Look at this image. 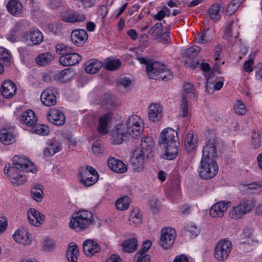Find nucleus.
<instances>
[{
  "label": "nucleus",
  "instance_id": "f257e3e1",
  "mask_svg": "<svg viewBox=\"0 0 262 262\" xmlns=\"http://www.w3.org/2000/svg\"><path fill=\"white\" fill-rule=\"evenodd\" d=\"M216 144L215 139H209L203 147V156L199 171L200 177L203 179H211L217 173L219 167L216 162Z\"/></svg>",
  "mask_w": 262,
  "mask_h": 262
},
{
  "label": "nucleus",
  "instance_id": "f03ea898",
  "mask_svg": "<svg viewBox=\"0 0 262 262\" xmlns=\"http://www.w3.org/2000/svg\"><path fill=\"white\" fill-rule=\"evenodd\" d=\"M159 143L165 149L167 160L175 159L178 154L179 142L177 132L171 128L164 129L160 135Z\"/></svg>",
  "mask_w": 262,
  "mask_h": 262
},
{
  "label": "nucleus",
  "instance_id": "7ed1b4c3",
  "mask_svg": "<svg viewBox=\"0 0 262 262\" xmlns=\"http://www.w3.org/2000/svg\"><path fill=\"white\" fill-rule=\"evenodd\" d=\"M137 59L141 64L146 66V72L148 77L153 79L167 81L173 77L172 73L169 70L165 71V67L159 62L145 57H137Z\"/></svg>",
  "mask_w": 262,
  "mask_h": 262
},
{
  "label": "nucleus",
  "instance_id": "20e7f679",
  "mask_svg": "<svg viewBox=\"0 0 262 262\" xmlns=\"http://www.w3.org/2000/svg\"><path fill=\"white\" fill-rule=\"evenodd\" d=\"M93 215L88 210H80L74 213L69 223V226L76 231L83 230L93 222Z\"/></svg>",
  "mask_w": 262,
  "mask_h": 262
},
{
  "label": "nucleus",
  "instance_id": "39448f33",
  "mask_svg": "<svg viewBox=\"0 0 262 262\" xmlns=\"http://www.w3.org/2000/svg\"><path fill=\"white\" fill-rule=\"evenodd\" d=\"M126 131L130 136L136 139L140 137L143 131V121L138 115L130 116L126 122Z\"/></svg>",
  "mask_w": 262,
  "mask_h": 262
},
{
  "label": "nucleus",
  "instance_id": "423d86ee",
  "mask_svg": "<svg viewBox=\"0 0 262 262\" xmlns=\"http://www.w3.org/2000/svg\"><path fill=\"white\" fill-rule=\"evenodd\" d=\"M79 173L80 183L86 187L94 185L99 179L97 171L91 166L81 167Z\"/></svg>",
  "mask_w": 262,
  "mask_h": 262
},
{
  "label": "nucleus",
  "instance_id": "0eeeda50",
  "mask_svg": "<svg viewBox=\"0 0 262 262\" xmlns=\"http://www.w3.org/2000/svg\"><path fill=\"white\" fill-rule=\"evenodd\" d=\"M254 207V204L251 201H242L233 207L229 213V216L232 219L238 220L244 215L250 212Z\"/></svg>",
  "mask_w": 262,
  "mask_h": 262
},
{
  "label": "nucleus",
  "instance_id": "6e6552de",
  "mask_svg": "<svg viewBox=\"0 0 262 262\" xmlns=\"http://www.w3.org/2000/svg\"><path fill=\"white\" fill-rule=\"evenodd\" d=\"M174 229L165 227L161 230L160 239V245L163 249L166 250L170 248L173 244L176 237Z\"/></svg>",
  "mask_w": 262,
  "mask_h": 262
},
{
  "label": "nucleus",
  "instance_id": "1a4fd4ad",
  "mask_svg": "<svg viewBox=\"0 0 262 262\" xmlns=\"http://www.w3.org/2000/svg\"><path fill=\"white\" fill-rule=\"evenodd\" d=\"M232 248L231 242L222 239L217 244L214 251V256L216 259L223 261L227 258Z\"/></svg>",
  "mask_w": 262,
  "mask_h": 262
},
{
  "label": "nucleus",
  "instance_id": "9d476101",
  "mask_svg": "<svg viewBox=\"0 0 262 262\" xmlns=\"http://www.w3.org/2000/svg\"><path fill=\"white\" fill-rule=\"evenodd\" d=\"M13 165L17 167L19 171L35 173L37 171L34 164L24 156H15L13 158Z\"/></svg>",
  "mask_w": 262,
  "mask_h": 262
},
{
  "label": "nucleus",
  "instance_id": "9b49d317",
  "mask_svg": "<svg viewBox=\"0 0 262 262\" xmlns=\"http://www.w3.org/2000/svg\"><path fill=\"white\" fill-rule=\"evenodd\" d=\"M56 94H58L56 88L52 86L47 88L40 95L41 103L47 106L54 105L57 102Z\"/></svg>",
  "mask_w": 262,
  "mask_h": 262
},
{
  "label": "nucleus",
  "instance_id": "f8f14e48",
  "mask_svg": "<svg viewBox=\"0 0 262 262\" xmlns=\"http://www.w3.org/2000/svg\"><path fill=\"white\" fill-rule=\"evenodd\" d=\"M146 153L140 149H136L130 159V164L135 171H141L144 169V157Z\"/></svg>",
  "mask_w": 262,
  "mask_h": 262
},
{
  "label": "nucleus",
  "instance_id": "ddd939ff",
  "mask_svg": "<svg viewBox=\"0 0 262 262\" xmlns=\"http://www.w3.org/2000/svg\"><path fill=\"white\" fill-rule=\"evenodd\" d=\"M122 124H118L116 126L115 129L111 133L113 143L114 144H120L124 141L127 140L129 135L123 128Z\"/></svg>",
  "mask_w": 262,
  "mask_h": 262
},
{
  "label": "nucleus",
  "instance_id": "4468645a",
  "mask_svg": "<svg viewBox=\"0 0 262 262\" xmlns=\"http://www.w3.org/2000/svg\"><path fill=\"white\" fill-rule=\"evenodd\" d=\"M81 60L79 54L73 51L61 56L59 58V62L64 66H72L78 63Z\"/></svg>",
  "mask_w": 262,
  "mask_h": 262
},
{
  "label": "nucleus",
  "instance_id": "2eb2a0df",
  "mask_svg": "<svg viewBox=\"0 0 262 262\" xmlns=\"http://www.w3.org/2000/svg\"><path fill=\"white\" fill-rule=\"evenodd\" d=\"M71 39L72 42L78 47L83 46L88 39V33L83 29H78L72 32Z\"/></svg>",
  "mask_w": 262,
  "mask_h": 262
},
{
  "label": "nucleus",
  "instance_id": "dca6fc26",
  "mask_svg": "<svg viewBox=\"0 0 262 262\" xmlns=\"http://www.w3.org/2000/svg\"><path fill=\"white\" fill-rule=\"evenodd\" d=\"M27 215L30 223L36 227L40 225L45 219V215L34 208L29 209Z\"/></svg>",
  "mask_w": 262,
  "mask_h": 262
},
{
  "label": "nucleus",
  "instance_id": "f3484780",
  "mask_svg": "<svg viewBox=\"0 0 262 262\" xmlns=\"http://www.w3.org/2000/svg\"><path fill=\"white\" fill-rule=\"evenodd\" d=\"M47 116L49 121L55 125L61 126L65 122L64 115L58 110H51L48 112Z\"/></svg>",
  "mask_w": 262,
  "mask_h": 262
},
{
  "label": "nucleus",
  "instance_id": "a211bd4d",
  "mask_svg": "<svg viewBox=\"0 0 262 262\" xmlns=\"http://www.w3.org/2000/svg\"><path fill=\"white\" fill-rule=\"evenodd\" d=\"M98 243L92 239H87L83 243V251L88 256H91L100 251Z\"/></svg>",
  "mask_w": 262,
  "mask_h": 262
},
{
  "label": "nucleus",
  "instance_id": "6ab92c4d",
  "mask_svg": "<svg viewBox=\"0 0 262 262\" xmlns=\"http://www.w3.org/2000/svg\"><path fill=\"white\" fill-rule=\"evenodd\" d=\"M16 92V86L11 80L4 81L1 85V93L5 98L12 97Z\"/></svg>",
  "mask_w": 262,
  "mask_h": 262
},
{
  "label": "nucleus",
  "instance_id": "aec40b11",
  "mask_svg": "<svg viewBox=\"0 0 262 262\" xmlns=\"http://www.w3.org/2000/svg\"><path fill=\"white\" fill-rule=\"evenodd\" d=\"M107 165L112 170L117 173H124L127 169V166L122 161L113 157L108 159Z\"/></svg>",
  "mask_w": 262,
  "mask_h": 262
},
{
  "label": "nucleus",
  "instance_id": "412c9836",
  "mask_svg": "<svg viewBox=\"0 0 262 262\" xmlns=\"http://www.w3.org/2000/svg\"><path fill=\"white\" fill-rule=\"evenodd\" d=\"M230 204V202L225 203L224 202H220L215 204L210 210V215L214 217L223 216L224 212L227 210Z\"/></svg>",
  "mask_w": 262,
  "mask_h": 262
},
{
  "label": "nucleus",
  "instance_id": "4be33fe9",
  "mask_svg": "<svg viewBox=\"0 0 262 262\" xmlns=\"http://www.w3.org/2000/svg\"><path fill=\"white\" fill-rule=\"evenodd\" d=\"M37 117L35 113L31 110H28L24 112L20 116L19 121L28 126H32L36 123Z\"/></svg>",
  "mask_w": 262,
  "mask_h": 262
},
{
  "label": "nucleus",
  "instance_id": "5701e85b",
  "mask_svg": "<svg viewBox=\"0 0 262 262\" xmlns=\"http://www.w3.org/2000/svg\"><path fill=\"white\" fill-rule=\"evenodd\" d=\"M7 9L11 14L18 16L23 13V6L18 1L11 0L7 5Z\"/></svg>",
  "mask_w": 262,
  "mask_h": 262
},
{
  "label": "nucleus",
  "instance_id": "b1692460",
  "mask_svg": "<svg viewBox=\"0 0 262 262\" xmlns=\"http://www.w3.org/2000/svg\"><path fill=\"white\" fill-rule=\"evenodd\" d=\"M161 106L157 103L150 105L149 106L148 117L154 122L159 121L162 117Z\"/></svg>",
  "mask_w": 262,
  "mask_h": 262
},
{
  "label": "nucleus",
  "instance_id": "393cba45",
  "mask_svg": "<svg viewBox=\"0 0 262 262\" xmlns=\"http://www.w3.org/2000/svg\"><path fill=\"white\" fill-rule=\"evenodd\" d=\"M103 67V63L97 59H91L85 63V71L90 74H95Z\"/></svg>",
  "mask_w": 262,
  "mask_h": 262
},
{
  "label": "nucleus",
  "instance_id": "a878e982",
  "mask_svg": "<svg viewBox=\"0 0 262 262\" xmlns=\"http://www.w3.org/2000/svg\"><path fill=\"white\" fill-rule=\"evenodd\" d=\"M129 222L130 225L137 227L142 223V214L138 208L133 209L129 214Z\"/></svg>",
  "mask_w": 262,
  "mask_h": 262
},
{
  "label": "nucleus",
  "instance_id": "bb28decb",
  "mask_svg": "<svg viewBox=\"0 0 262 262\" xmlns=\"http://www.w3.org/2000/svg\"><path fill=\"white\" fill-rule=\"evenodd\" d=\"M141 148L140 149L145 152L146 156L148 157V154L152 152V148L154 147L155 143L151 137H145L142 139L141 143Z\"/></svg>",
  "mask_w": 262,
  "mask_h": 262
},
{
  "label": "nucleus",
  "instance_id": "cd10ccee",
  "mask_svg": "<svg viewBox=\"0 0 262 262\" xmlns=\"http://www.w3.org/2000/svg\"><path fill=\"white\" fill-rule=\"evenodd\" d=\"M14 239L17 243L23 245L30 244V239L28 232L26 230H17L13 235Z\"/></svg>",
  "mask_w": 262,
  "mask_h": 262
},
{
  "label": "nucleus",
  "instance_id": "c85d7f7f",
  "mask_svg": "<svg viewBox=\"0 0 262 262\" xmlns=\"http://www.w3.org/2000/svg\"><path fill=\"white\" fill-rule=\"evenodd\" d=\"M61 150V145L56 141L51 142L45 149L43 154L45 157L53 156Z\"/></svg>",
  "mask_w": 262,
  "mask_h": 262
},
{
  "label": "nucleus",
  "instance_id": "c756f323",
  "mask_svg": "<svg viewBox=\"0 0 262 262\" xmlns=\"http://www.w3.org/2000/svg\"><path fill=\"white\" fill-rule=\"evenodd\" d=\"M13 170L12 169L11 171H10V175L7 176L10 180L11 183L14 186H19L24 184L26 180L25 176L20 173L19 171L13 174L12 172Z\"/></svg>",
  "mask_w": 262,
  "mask_h": 262
},
{
  "label": "nucleus",
  "instance_id": "7c9ffc66",
  "mask_svg": "<svg viewBox=\"0 0 262 262\" xmlns=\"http://www.w3.org/2000/svg\"><path fill=\"white\" fill-rule=\"evenodd\" d=\"M78 256L77 246L76 244H70L67 252V257L69 262H77Z\"/></svg>",
  "mask_w": 262,
  "mask_h": 262
},
{
  "label": "nucleus",
  "instance_id": "2f4dec72",
  "mask_svg": "<svg viewBox=\"0 0 262 262\" xmlns=\"http://www.w3.org/2000/svg\"><path fill=\"white\" fill-rule=\"evenodd\" d=\"M123 251L131 253L135 251L137 247V239L135 238H130L124 241L122 244Z\"/></svg>",
  "mask_w": 262,
  "mask_h": 262
},
{
  "label": "nucleus",
  "instance_id": "473e14b6",
  "mask_svg": "<svg viewBox=\"0 0 262 262\" xmlns=\"http://www.w3.org/2000/svg\"><path fill=\"white\" fill-rule=\"evenodd\" d=\"M185 148L187 152H191L194 149L196 145V141L193 139V135L189 133L185 139Z\"/></svg>",
  "mask_w": 262,
  "mask_h": 262
},
{
  "label": "nucleus",
  "instance_id": "72a5a7b5",
  "mask_svg": "<svg viewBox=\"0 0 262 262\" xmlns=\"http://www.w3.org/2000/svg\"><path fill=\"white\" fill-rule=\"evenodd\" d=\"M220 9L221 6L219 4L216 3L211 6L208 9V13L211 20L216 21L220 19Z\"/></svg>",
  "mask_w": 262,
  "mask_h": 262
},
{
  "label": "nucleus",
  "instance_id": "f704fd0d",
  "mask_svg": "<svg viewBox=\"0 0 262 262\" xmlns=\"http://www.w3.org/2000/svg\"><path fill=\"white\" fill-rule=\"evenodd\" d=\"M32 198L36 202H40L42 200V187L39 184H37L32 187L31 191Z\"/></svg>",
  "mask_w": 262,
  "mask_h": 262
},
{
  "label": "nucleus",
  "instance_id": "c9c22d12",
  "mask_svg": "<svg viewBox=\"0 0 262 262\" xmlns=\"http://www.w3.org/2000/svg\"><path fill=\"white\" fill-rule=\"evenodd\" d=\"M15 138L10 132L3 129L0 133V141L5 145H9L14 142Z\"/></svg>",
  "mask_w": 262,
  "mask_h": 262
},
{
  "label": "nucleus",
  "instance_id": "e433bc0d",
  "mask_svg": "<svg viewBox=\"0 0 262 262\" xmlns=\"http://www.w3.org/2000/svg\"><path fill=\"white\" fill-rule=\"evenodd\" d=\"M53 58V56L50 53H44L37 56L36 61L40 66H45L50 62Z\"/></svg>",
  "mask_w": 262,
  "mask_h": 262
},
{
  "label": "nucleus",
  "instance_id": "4c0bfd02",
  "mask_svg": "<svg viewBox=\"0 0 262 262\" xmlns=\"http://www.w3.org/2000/svg\"><path fill=\"white\" fill-rule=\"evenodd\" d=\"M29 38L33 45H38L42 41L43 36L41 32L34 31L30 32Z\"/></svg>",
  "mask_w": 262,
  "mask_h": 262
},
{
  "label": "nucleus",
  "instance_id": "58836bf2",
  "mask_svg": "<svg viewBox=\"0 0 262 262\" xmlns=\"http://www.w3.org/2000/svg\"><path fill=\"white\" fill-rule=\"evenodd\" d=\"M121 62L119 59H107L104 63V67L109 71L118 70L121 66Z\"/></svg>",
  "mask_w": 262,
  "mask_h": 262
},
{
  "label": "nucleus",
  "instance_id": "ea45409f",
  "mask_svg": "<svg viewBox=\"0 0 262 262\" xmlns=\"http://www.w3.org/2000/svg\"><path fill=\"white\" fill-rule=\"evenodd\" d=\"M162 32V24L161 23H158L154 25L149 30V35L154 37V39L159 37Z\"/></svg>",
  "mask_w": 262,
  "mask_h": 262
},
{
  "label": "nucleus",
  "instance_id": "a19ab883",
  "mask_svg": "<svg viewBox=\"0 0 262 262\" xmlns=\"http://www.w3.org/2000/svg\"><path fill=\"white\" fill-rule=\"evenodd\" d=\"M31 132L39 135L45 136L49 133L50 130L48 127L45 125L38 124L31 128Z\"/></svg>",
  "mask_w": 262,
  "mask_h": 262
},
{
  "label": "nucleus",
  "instance_id": "79ce46f5",
  "mask_svg": "<svg viewBox=\"0 0 262 262\" xmlns=\"http://www.w3.org/2000/svg\"><path fill=\"white\" fill-rule=\"evenodd\" d=\"M129 204V199L128 196H124L119 199L116 203V206L118 210H124L128 208Z\"/></svg>",
  "mask_w": 262,
  "mask_h": 262
},
{
  "label": "nucleus",
  "instance_id": "37998d69",
  "mask_svg": "<svg viewBox=\"0 0 262 262\" xmlns=\"http://www.w3.org/2000/svg\"><path fill=\"white\" fill-rule=\"evenodd\" d=\"M55 50L57 54L63 56L68 52L73 51V48L69 47L66 44L61 43H58L56 45Z\"/></svg>",
  "mask_w": 262,
  "mask_h": 262
},
{
  "label": "nucleus",
  "instance_id": "c03bdc74",
  "mask_svg": "<svg viewBox=\"0 0 262 262\" xmlns=\"http://www.w3.org/2000/svg\"><path fill=\"white\" fill-rule=\"evenodd\" d=\"M183 88H184V93L183 94V95L185 96L186 99L187 100V98L188 97H194V89L193 87V85L189 83L186 82L183 85ZM183 97V96H182V98Z\"/></svg>",
  "mask_w": 262,
  "mask_h": 262
},
{
  "label": "nucleus",
  "instance_id": "a18cd8bd",
  "mask_svg": "<svg viewBox=\"0 0 262 262\" xmlns=\"http://www.w3.org/2000/svg\"><path fill=\"white\" fill-rule=\"evenodd\" d=\"M92 149L95 155L99 156L103 154L104 150L103 145L99 141H95L92 146Z\"/></svg>",
  "mask_w": 262,
  "mask_h": 262
},
{
  "label": "nucleus",
  "instance_id": "49530a36",
  "mask_svg": "<svg viewBox=\"0 0 262 262\" xmlns=\"http://www.w3.org/2000/svg\"><path fill=\"white\" fill-rule=\"evenodd\" d=\"M134 262H150V256L142 251H139L135 255Z\"/></svg>",
  "mask_w": 262,
  "mask_h": 262
},
{
  "label": "nucleus",
  "instance_id": "de8ad7c7",
  "mask_svg": "<svg viewBox=\"0 0 262 262\" xmlns=\"http://www.w3.org/2000/svg\"><path fill=\"white\" fill-rule=\"evenodd\" d=\"M71 73L72 72L70 69L63 70L58 73L57 79L61 82H66L69 79Z\"/></svg>",
  "mask_w": 262,
  "mask_h": 262
},
{
  "label": "nucleus",
  "instance_id": "09e8293b",
  "mask_svg": "<svg viewBox=\"0 0 262 262\" xmlns=\"http://www.w3.org/2000/svg\"><path fill=\"white\" fill-rule=\"evenodd\" d=\"M240 5L239 0H232L230 4H229L227 8V12L228 15H232L237 10L238 6Z\"/></svg>",
  "mask_w": 262,
  "mask_h": 262
},
{
  "label": "nucleus",
  "instance_id": "8fccbe9b",
  "mask_svg": "<svg viewBox=\"0 0 262 262\" xmlns=\"http://www.w3.org/2000/svg\"><path fill=\"white\" fill-rule=\"evenodd\" d=\"M234 108L235 112L239 115H244L247 112L245 104L242 101L239 100H237Z\"/></svg>",
  "mask_w": 262,
  "mask_h": 262
},
{
  "label": "nucleus",
  "instance_id": "3c124183",
  "mask_svg": "<svg viewBox=\"0 0 262 262\" xmlns=\"http://www.w3.org/2000/svg\"><path fill=\"white\" fill-rule=\"evenodd\" d=\"M73 11L67 10L62 12L61 15V19L65 22L73 23Z\"/></svg>",
  "mask_w": 262,
  "mask_h": 262
},
{
  "label": "nucleus",
  "instance_id": "603ef678",
  "mask_svg": "<svg viewBox=\"0 0 262 262\" xmlns=\"http://www.w3.org/2000/svg\"><path fill=\"white\" fill-rule=\"evenodd\" d=\"M260 139L258 133L254 131L252 136V145L254 148L257 149L260 146Z\"/></svg>",
  "mask_w": 262,
  "mask_h": 262
},
{
  "label": "nucleus",
  "instance_id": "864d4df0",
  "mask_svg": "<svg viewBox=\"0 0 262 262\" xmlns=\"http://www.w3.org/2000/svg\"><path fill=\"white\" fill-rule=\"evenodd\" d=\"M48 27L50 31L52 32L55 35L60 33L62 30L61 25L57 22L49 24Z\"/></svg>",
  "mask_w": 262,
  "mask_h": 262
},
{
  "label": "nucleus",
  "instance_id": "5fc2aeb1",
  "mask_svg": "<svg viewBox=\"0 0 262 262\" xmlns=\"http://www.w3.org/2000/svg\"><path fill=\"white\" fill-rule=\"evenodd\" d=\"M233 23V20L229 21L225 27L224 31V37L228 40L231 38L233 36L232 30Z\"/></svg>",
  "mask_w": 262,
  "mask_h": 262
},
{
  "label": "nucleus",
  "instance_id": "6e6d98bb",
  "mask_svg": "<svg viewBox=\"0 0 262 262\" xmlns=\"http://www.w3.org/2000/svg\"><path fill=\"white\" fill-rule=\"evenodd\" d=\"M188 104L187 100L185 98V96L183 95L182 99V103L180 106V110L182 113L181 116L183 117H185L188 114Z\"/></svg>",
  "mask_w": 262,
  "mask_h": 262
},
{
  "label": "nucleus",
  "instance_id": "4d7b16f0",
  "mask_svg": "<svg viewBox=\"0 0 262 262\" xmlns=\"http://www.w3.org/2000/svg\"><path fill=\"white\" fill-rule=\"evenodd\" d=\"M201 48L198 46H193L188 48L186 52V56L190 58H192L195 56L200 51Z\"/></svg>",
  "mask_w": 262,
  "mask_h": 262
},
{
  "label": "nucleus",
  "instance_id": "13d9d810",
  "mask_svg": "<svg viewBox=\"0 0 262 262\" xmlns=\"http://www.w3.org/2000/svg\"><path fill=\"white\" fill-rule=\"evenodd\" d=\"M112 117V114L111 112H108L99 118V123L103 125H105L107 126L109 121L111 120Z\"/></svg>",
  "mask_w": 262,
  "mask_h": 262
},
{
  "label": "nucleus",
  "instance_id": "bf43d9fd",
  "mask_svg": "<svg viewBox=\"0 0 262 262\" xmlns=\"http://www.w3.org/2000/svg\"><path fill=\"white\" fill-rule=\"evenodd\" d=\"M10 55L8 51L3 47L0 48V59L9 63Z\"/></svg>",
  "mask_w": 262,
  "mask_h": 262
},
{
  "label": "nucleus",
  "instance_id": "052dcab7",
  "mask_svg": "<svg viewBox=\"0 0 262 262\" xmlns=\"http://www.w3.org/2000/svg\"><path fill=\"white\" fill-rule=\"evenodd\" d=\"M73 14L74 15V16L73 17L74 19L73 23H75L77 22H81L85 20V16L82 13L73 11Z\"/></svg>",
  "mask_w": 262,
  "mask_h": 262
},
{
  "label": "nucleus",
  "instance_id": "680f3d73",
  "mask_svg": "<svg viewBox=\"0 0 262 262\" xmlns=\"http://www.w3.org/2000/svg\"><path fill=\"white\" fill-rule=\"evenodd\" d=\"M169 9L166 6L163 7V10L159 11L157 14L154 15L153 18L158 20H162L165 16L166 12H169Z\"/></svg>",
  "mask_w": 262,
  "mask_h": 262
},
{
  "label": "nucleus",
  "instance_id": "e2e57ef3",
  "mask_svg": "<svg viewBox=\"0 0 262 262\" xmlns=\"http://www.w3.org/2000/svg\"><path fill=\"white\" fill-rule=\"evenodd\" d=\"M187 230L194 237L199 233V230L193 223H190L187 225Z\"/></svg>",
  "mask_w": 262,
  "mask_h": 262
},
{
  "label": "nucleus",
  "instance_id": "0e129e2a",
  "mask_svg": "<svg viewBox=\"0 0 262 262\" xmlns=\"http://www.w3.org/2000/svg\"><path fill=\"white\" fill-rule=\"evenodd\" d=\"M55 247V244L50 239H45L43 243V248L46 251H50Z\"/></svg>",
  "mask_w": 262,
  "mask_h": 262
},
{
  "label": "nucleus",
  "instance_id": "69168bd1",
  "mask_svg": "<svg viewBox=\"0 0 262 262\" xmlns=\"http://www.w3.org/2000/svg\"><path fill=\"white\" fill-rule=\"evenodd\" d=\"M13 169L14 170L12 172V174L16 173V172H19V169L17 167H16L15 166H14L13 164V165H11L10 164H6L5 168H4V172L5 174H6L7 176H9L10 173V171Z\"/></svg>",
  "mask_w": 262,
  "mask_h": 262
},
{
  "label": "nucleus",
  "instance_id": "338daca9",
  "mask_svg": "<svg viewBox=\"0 0 262 262\" xmlns=\"http://www.w3.org/2000/svg\"><path fill=\"white\" fill-rule=\"evenodd\" d=\"M170 32L169 31H167L165 33H162L161 35L159 36V37L156 38V39H158L160 41L165 43H168L170 42V38L169 37Z\"/></svg>",
  "mask_w": 262,
  "mask_h": 262
},
{
  "label": "nucleus",
  "instance_id": "774afa93",
  "mask_svg": "<svg viewBox=\"0 0 262 262\" xmlns=\"http://www.w3.org/2000/svg\"><path fill=\"white\" fill-rule=\"evenodd\" d=\"M181 194V190L179 184L176 183L172 185L171 189V195L172 197L177 198Z\"/></svg>",
  "mask_w": 262,
  "mask_h": 262
}]
</instances>
